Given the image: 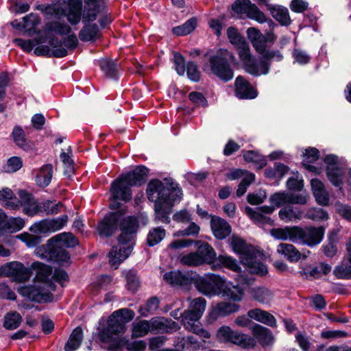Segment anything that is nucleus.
<instances>
[{"instance_id":"obj_27","label":"nucleus","mask_w":351,"mask_h":351,"mask_svg":"<svg viewBox=\"0 0 351 351\" xmlns=\"http://www.w3.org/2000/svg\"><path fill=\"white\" fill-rule=\"evenodd\" d=\"M229 241L233 251L239 254L241 261H243V256L246 258L255 251L252 245H247L243 239L237 237H232Z\"/></svg>"},{"instance_id":"obj_52","label":"nucleus","mask_w":351,"mask_h":351,"mask_svg":"<svg viewBox=\"0 0 351 351\" xmlns=\"http://www.w3.org/2000/svg\"><path fill=\"white\" fill-rule=\"evenodd\" d=\"M70 259L69 253L62 247L55 244L52 250L51 258L49 261L57 262L60 265L67 263Z\"/></svg>"},{"instance_id":"obj_30","label":"nucleus","mask_w":351,"mask_h":351,"mask_svg":"<svg viewBox=\"0 0 351 351\" xmlns=\"http://www.w3.org/2000/svg\"><path fill=\"white\" fill-rule=\"evenodd\" d=\"M278 215L282 221L289 223L302 219L303 212L298 208L289 205L281 208Z\"/></svg>"},{"instance_id":"obj_33","label":"nucleus","mask_w":351,"mask_h":351,"mask_svg":"<svg viewBox=\"0 0 351 351\" xmlns=\"http://www.w3.org/2000/svg\"><path fill=\"white\" fill-rule=\"evenodd\" d=\"M275 207H276L275 206ZM274 210V206H263L258 208V211L254 210L250 207L245 208L246 214L254 221L258 223H266L270 221L269 218L265 217L261 213L270 214Z\"/></svg>"},{"instance_id":"obj_38","label":"nucleus","mask_w":351,"mask_h":351,"mask_svg":"<svg viewBox=\"0 0 351 351\" xmlns=\"http://www.w3.org/2000/svg\"><path fill=\"white\" fill-rule=\"evenodd\" d=\"M277 252L291 262H297L301 258V253L292 244L282 243L278 245Z\"/></svg>"},{"instance_id":"obj_42","label":"nucleus","mask_w":351,"mask_h":351,"mask_svg":"<svg viewBox=\"0 0 351 351\" xmlns=\"http://www.w3.org/2000/svg\"><path fill=\"white\" fill-rule=\"evenodd\" d=\"M83 332L80 327H77L71 332L70 337L64 346L65 351H74L77 350L82 341Z\"/></svg>"},{"instance_id":"obj_10","label":"nucleus","mask_w":351,"mask_h":351,"mask_svg":"<svg viewBox=\"0 0 351 351\" xmlns=\"http://www.w3.org/2000/svg\"><path fill=\"white\" fill-rule=\"evenodd\" d=\"M197 290L206 296L219 295L224 285V279L218 275L209 274L197 276L193 280Z\"/></svg>"},{"instance_id":"obj_13","label":"nucleus","mask_w":351,"mask_h":351,"mask_svg":"<svg viewBox=\"0 0 351 351\" xmlns=\"http://www.w3.org/2000/svg\"><path fill=\"white\" fill-rule=\"evenodd\" d=\"M296 242H301L309 246L315 245L322 240L324 230L322 227H296Z\"/></svg>"},{"instance_id":"obj_49","label":"nucleus","mask_w":351,"mask_h":351,"mask_svg":"<svg viewBox=\"0 0 351 351\" xmlns=\"http://www.w3.org/2000/svg\"><path fill=\"white\" fill-rule=\"evenodd\" d=\"M206 300L202 297H199L191 301L186 311L194 313L195 316L202 317L206 309Z\"/></svg>"},{"instance_id":"obj_34","label":"nucleus","mask_w":351,"mask_h":351,"mask_svg":"<svg viewBox=\"0 0 351 351\" xmlns=\"http://www.w3.org/2000/svg\"><path fill=\"white\" fill-rule=\"evenodd\" d=\"M250 294L254 300L263 304H269L274 298L271 290L265 287H256L251 289Z\"/></svg>"},{"instance_id":"obj_5","label":"nucleus","mask_w":351,"mask_h":351,"mask_svg":"<svg viewBox=\"0 0 351 351\" xmlns=\"http://www.w3.org/2000/svg\"><path fill=\"white\" fill-rule=\"evenodd\" d=\"M30 269L36 271V280L40 284L23 287L19 289V293L36 302H52L53 295L51 291H55L56 286L51 281L48 280L52 273L51 268L44 263L35 261L32 263Z\"/></svg>"},{"instance_id":"obj_14","label":"nucleus","mask_w":351,"mask_h":351,"mask_svg":"<svg viewBox=\"0 0 351 351\" xmlns=\"http://www.w3.org/2000/svg\"><path fill=\"white\" fill-rule=\"evenodd\" d=\"M67 215H62L52 219H44L33 224L29 228L34 234H45L62 229L67 223Z\"/></svg>"},{"instance_id":"obj_55","label":"nucleus","mask_w":351,"mask_h":351,"mask_svg":"<svg viewBox=\"0 0 351 351\" xmlns=\"http://www.w3.org/2000/svg\"><path fill=\"white\" fill-rule=\"evenodd\" d=\"M197 25L195 19H190L183 25L173 28L172 32L177 36H185L192 32Z\"/></svg>"},{"instance_id":"obj_32","label":"nucleus","mask_w":351,"mask_h":351,"mask_svg":"<svg viewBox=\"0 0 351 351\" xmlns=\"http://www.w3.org/2000/svg\"><path fill=\"white\" fill-rule=\"evenodd\" d=\"M296 227L286 226L285 228H273L270 230V234L276 239L296 242Z\"/></svg>"},{"instance_id":"obj_56","label":"nucleus","mask_w":351,"mask_h":351,"mask_svg":"<svg viewBox=\"0 0 351 351\" xmlns=\"http://www.w3.org/2000/svg\"><path fill=\"white\" fill-rule=\"evenodd\" d=\"M165 237L164 228L157 227L149 231L147 234V241L150 246H154L160 243Z\"/></svg>"},{"instance_id":"obj_4","label":"nucleus","mask_w":351,"mask_h":351,"mask_svg":"<svg viewBox=\"0 0 351 351\" xmlns=\"http://www.w3.org/2000/svg\"><path fill=\"white\" fill-rule=\"evenodd\" d=\"M134 317V313L128 308L114 311L106 322V325L98 328V339L101 346L108 350H116L125 343L120 335L125 330V324Z\"/></svg>"},{"instance_id":"obj_21","label":"nucleus","mask_w":351,"mask_h":351,"mask_svg":"<svg viewBox=\"0 0 351 351\" xmlns=\"http://www.w3.org/2000/svg\"><path fill=\"white\" fill-rule=\"evenodd\" d=\"M19 200L16 201L23 208L24 213L29 216H34L42 212L41 206L36 201L32 194L25 191H19Z\"/></svg>"},{"instance_id":"obj_2","label":"nucleus","mask_w":351,"mask_h":351,"mask_svg":"<svg viewBox=\"0 0 351 351\" xmlns=\"http://www.w3.org/2000/svg\"><path fill=\"white\" fill-rule=\"evenodd\" d=\"M82 8V0H57L52 4H39L36 9L45 14L66 18L72 25H77L81 19L84 22L93 21L104 5L103 0H84Z\"/></svg>"},{"instance_id":"obj_50","label":"nucleus","mask_w":351,"mask_h":351,"mask_svg":"<svg viewBox=\"0 0 351 351\" xmlns=\"http://www.w3.org/2000/svg\"><path fill=\"white\" fill-rule=\"evenodd\" d=\"M149 332H151L149 321L141 320L134 322L132 324V337H142L145 336Z\"/></svg>"},{"instance_id":"obj_9","label":"nucleus","mask_w":351,"mask_h":351,"mask_svg":"<svg viewBox=\"0 0 351 351\" xmlns=\"http://www.w3.org/2000/svg\"><path fill=\"white\" fill-rule=\"evenodd\" d=\"M216 336L220 342L232 343L243 348H253L256 346V341L253 337L234 330L227 326L220 327Z\"/></svg>"},{"instance_id":"obj_12","label":"nucleus","mask_w":351,"mask_h":351,"mask_svg":"<svg viewBox=\"0 0 351 351\" xmlns=\"http://www.w3.org/2000/svg\"><path fill=\"white\" fill-rule=\"evenodd\" d=\"M32 273L30 267H26L23 263L18 261L10 262L0 267V276L10 277L17 282L27 281L30 278Z\"/></svg>"},{"instance_id":"obj_46","label":"nucleus","mask_w":351,"mask_h":351,"mask_svg":"<svg viewBox=\"0 0 351 351\" xmlns=\"http://www.w3.org/2000/svg\"><path fill=\"white\" fill-rule=\"evenodd\" d=\"M272 16L283 25H288L291 23L289 11L286 8L273 6L269 8Z\"/></svg>"},{"instance_id":"obj_58","label":"nucleus","mask_w":351,"mask_h":351,"mask_svg":"<svg viewBox=\"0 0 351 351\" xmlns=\"http://www.w3.org/2000/svg\"><path fill=\"white\" fill-rule=\"evenodd\" d=\"M243 156L244 160L247 162L258 164L260 168L265 167L267 164L266 160L258 153L254 151H243Z\"/></svg>"},{"instance_id":"obj_8","label":"nucleus","mask_w":351,"mask_h":351,"mask_svg":"<svg viewBox=\"0 0 351 351\" xmlns=\"http://www.w3.org/2000/svg\"><path fill=\"white\" fill-rule=\"evenodd\" d=\"M237 47L239 58L247 73L254 75H261L268 73L269 63L266 61L257 62L252 56L250 47L246 41Z\"/></svg>"},{"instance_id":"obj_22","label":"nucleus","mask_w":351,"mask_h":351,"mask_svg":"<svg viewBox=\"0 0 351 351\" xmlns=\"http://www.w3.org/2000/svg\"><path fill=\"white\" fill-rule=\"evenodd\" d=\"M151 332H171L177 331L180 326L171 319L163 317H154L149 321Z\"/></svg>"},{"instance_id":"obj_18","label":"nucleus","mask_w":351,"mask_h":351,"mask_svg":"<svg viewBox=\"0 0 351 351\" xmlns=\"http://www.w3.org/2000/svg\"><path fill=\"white\" fill-rule=\"evenodd\" d=\"M19 200L16 201L23 208L24 213L29 216H34L42 212L41 206L36 201L32 194L25 191H19Z\"/></svg>"},{"instance_id":"obj_31","label":"nucleus","mask_w":351,"mask_h":351,"mask_svg":"<svg viewBox=\"0 0 351 351\" xmlns=\"http://www.w3.org/2000/svg\"><path fill=\"white\" fill-rule=\"evenodd\" d=\"M247 316L250 319H253L270 326L276 325V321L275 317L267 311L261 308H257L250 310L247 312Z\"/></svg>"},{"instance_id":"obj_44","label":"nucleus","mask_w":351,"mask_h":351,"mask_svg":"<svg viewBox=\"0 0 351 351\" xmlns=\"http://www.w3.org/2000/svg\"><path fill=\"white\" fill-rule=\"evenodd\" d=\"M14 196L12 191L9 188H5L0 191V201L7 208L14 210L19 208V204L16 202V198Z\"/></svg>"},{"instance_id":"obj_51","label":"nucleus","mask_w":351,"mask_h":351,"mask_svg":"<svg viewBox=\"0 0 351 351\" xmlns=\"http://www.w3.org/2000/svg\"><path fill=\"white\" fill-rule=\"evenodd\" d=\"M195 315L194 313H191L186 310L182 313V324L184 327L190 332L200 324L199 319L201 317Z\"/></svg>"},{"instance_id":"obj_17","label":"nucleus","mask_w":351,"mask_h":351,"mask_svg":"<svg viewBox=\"0 0 351 351\" xmlns=\"http://www.w3.org/2000/svg\"><path fill=\"white\" fill-rule=\"evenodd\" d=\"M234 93L242 99H254L258 95L255 88L242 76H238L234 81Z\"/></svg>"},{"instance_id":"obj_28","label":"nucleus","mask_w":351,"mask_h":351,"mask_svg":"<svg viewBox=\"0 0 351 351\" xmlns=\"http://www.w3.org/2000/svg\"><path fill=\"white\" fill-rule=\"evenodd\" d=\"M221 294L223 297L234 302H240L243 298L244 291L241 287L227 282L224 279V285L221 289Z\"/></svg>"},{"instance_id":"obj_41","label":"nucleus","mask_w":351,"mask_h":351,"mask_svg":"<svg viewBox=\"0 0 351 351\" xmlns=\"http://www.w3.org/2000/svg\"><path fill=\"white\" fill-rule=\"evenodd\" d=\"M25 225V221L20 217L11 218L8 220L6 219V216L0 222V230H3L6 232H17L22 229Z\"/></svg>"},{"instance_id":"obj_16","label":"nucleus","mask_w":351,"mask_h":351,"mask_svg":"<svg viewBox=\"0 0 351 351\" xmlns=\"http://www.w3.org/2000/svg\"><path fill=\"white\" fill-rule=\"evenodd\" d=\"M324 160L327 165L326 171L329 180L333 185L339 186L342 183L344 170L337 165V157L335 155H328Z\"/></svg>"},{"instance_id":"obj_47","label":"nucleus","mask_w":351,"mask_h":351,"mask_svg":"<svg viewBox=\"0 0 351 351\" xmlns=\"http://www.w3.org/2000/svg\"><path fill=\"white\" fill-rule=\"evenodd\" d=\"M79 37L85 42L95 40L99 37V29L95 25H86L80 32Z\"/></svg>"},{"instance_id":"obj_62","label":"nucleus","mask_w":351,"mask_h":351,"mask_svg":"<svg viewBox=\"0 0 351 351\" xmlns=\"http://www.w3.org/2000/svg\"><path fill=\"white\" fill-rule=\"evenodd\" d=\"M14 43L20 47L23 51L30 52L33 49L34 47L40 43V40L38 38H34L32 40L16 38L14 40Z\"/></svg>"},{"instance_id":"obj_43","label":"nucleus","mask_w":351,"mask_h":351,"mask_svg":"<svg viewBox=\"0 0 351 351\" xmlns=\"http://www.w3.org/2000/svg\"><path fill=\"white\" fill-rule=\"evenodd\" d=\"M215 260L217 264L213 265V268L215 269L218 267L222 266L235 272H239L241 270V267L237 264L236 259L230 256L220 255Z\"/></svg>"},{"instance_id":"obj_54","label":"nucleus","mask_w":351,"mask_h":351,"mask_svg":"<svg viewBox=\"0 0 351 351\" xmlns=\"http://www.w3.org/2000/svg\"><path fill=\"white\" fill-rule=\"evenodd\" d=\"M126 280V288L132 293H135L139 286L140 282L134 271L132 270L124 271L122 273Z\"/></svg>"},{"instance_id":"obj_1","label":"nucleus","mask_w":351,"mask_h":351,"mask_svg":"<svg viewBox=\"0 0 351 351\" xmlns=\"http://www.w3.org/2000/svg\"><path fill=\"white\" fill-rule=\"evenodd\" d=\"M125 211L121 209L110 213L101 221L97 231L101 236H111L120 227L121 234L118 238L117 246L113 247L109 252V262L115 269L125 260L133 250L138 221L134 217H125Z\"/></svg>"},{"instance_id":"obj_57","label":"nucleus","mask_w":351,"mask_h":351,"mask_svg":"<svg viewBox=\"0 0 351 351\" xmlns=\"http://www.w3.org/2000/svg\"><path fill=\"white\" fill-rule=\"evenodd\" d=\"M54 242L51 243V239L47 244L38 246L35 250V254L40 258L49 261L51 258L52 250L54 247Z\"/></svg>"},{"instance_id":"obj_6","label":"nucleus","mask_w":351,"mask_h":351,"mask_svg":"<svg viewBox=\"0 0 351 351\" xmlns=\"http://www.w3.org/2000/svg\"><path fill=\"white\" fill-rule=\"evenodd\" d=\"M148 176V169L145 166H137L133 171L122 174L114 180L110 186L112 202H128L132 198L130 188L143 184Z\"/></svg>"},{"instance_id":"obj_11","label":"nucleus","mask_w":351,"mask_h":351,"mask_svg":"<svg viewBox=\"0 0 351 351\" xmlns=\"http://www.w3.org/2000/svg\"><path fill=\"white\" fill-rule=\"evenodd\" d=\"M232 9L236 13L241 15L245 14L247 18L260 23L266 22L271 29L276 26L272 20L267 19L265 14L250 0H237L232 4Z\"/></svg>"},{"instance_id":"obj_35","label":"nucleus","mask_w":351,"mask_h":351,"mask_svg":"<svg viewBox=\"0 0 351 351\" xmlns=\"http://www.w3.org/2000/svg\"><path fill=\"white\" fill-rule=\"evenodd\" d=\"M252 334L263 346L271 345L274 342L270 330L261 325L256 324L253 327Z\"/></svg>"},{"instance_id":"obj_3","label":"nucleus","mask_w":351,"mask_h":351,"mask_svg":"<svg viewBox=\"0 0 351 351\" xmlns=\"http://www.w3.org/2000/svg\"><path fill=\"white\" fill-rule=\"evenodd\" d=\"M182 192L178 184L159 180H151L147 189V195L150 201L154 202L155 221L169 223V217L174 204L182 198Z\"/></svg>"},{"instance_id":"obj_63","label":"nucleus","mask_w":351,"mask_h":351,"mask_svg":"<svg viewBox=\"0 0 351 351\" xmlns=\"http://www.w3.org/2000/svg\"><path fill=\"white\" fill-rule=\"evenodd\" d=\"M227 36L230 42L236 47L245 42V38L241 35L238 29L234 27H230L227 29Z\"/></svg>"},{"instance_id":"obj_29","label":"nucleus","mask_w":351,"mask_h":351,"mask_svg":"<svg viewBox=\"0 0 351 351\" xmlns=\"http://www.w3.org/2000/svg\"><path fill=\"white\" fill-rule=\"evenodd\" d=\"M164 280L172 286L183 287L191 283V279L188 274L182 273L180 271H173L165 273Z\"/></svg>"},{"instance_id":"obj_23","label":"nucleus","mask_w":351,"mask_h":351,"mask_svg":"<svg viewBox=\"0 0 351 351\" xmlns=\"http://www.w3.org/2000/svg\"><path fill=\"white\" fill-rule=\"evenodd\" d=\"M240 306L235 303L228 302H221L216 305L213 306L209 313V318L212 321L217 319L219 317H225L230 314L237 313L239 310Z\"/></svg>"},{"instance_id":"obj_15","label":"nucleus","mask_w":351,"mask_h":351,"mask_svg":"<svg viewBox=\"0 0 351 351\" xmlns=\"http://www.w3.org/2000/svg\"><path fill=\"white\" fill-rule=\"evenodd\" d=\"M308 196L305 193H276L270 197V202L280 207L284 204H306Z\"/></svg>"},{"instance_id":"obj_25","label":"nucleus","mask_w":351,"mask_h":351,"mask_svg":"<svg viewBox=\"0 0 351 351\" xmlns=\"http://www.w3.org/2000/svg\"><path fill=\"white\" fill-rule=\"evenodd\" d=\"M241 263L247 267L249 271L252 274L263 276L267 273V267L257 259V253L255 251L253 252L252 255H249L246 258L243 256Z\"/></svg>"},{"instance_id":"obj_48","label":"nucleus","mask_w":351,"mask_h":351,"mask_svg":"<svg viewBox=\"0 0 351 351\" xmlns=\"http://www.w3.org/2000/svg\"><path fill=\"white\" fill-rule=\"evenodd\" d=\"M34 53L37 56H53L57 58H62L67 55V51L64 48H58L51 51L48 46L40 45L35 48Z\"/></svg>"},{"instance_id":"obj_39","label":"nucleus","mask_w":351,"mask_h":351,"mask_svg":"<svg viewBox=\"0 0 351 351\" xmlns=\"http://www.w3.org/2000/svg\"><path fill=\"white\" fill-rule=\"evenodd\" d=\"M53 176V167L51 165L47 164L43 165L38 170L36 176V184L40 187L48 186Z\"/></svg>"},{"instance_id":"obj_45","label":"nucleus","mask_w":351,"mask_h":351,"mask_svg":"<svg viewBox=\"0 0 351 351\" xmlns=\"http://www.w3.org/2000/svg\"><path fill=\"white\" fill-rule=\"evenodd\" d=\"M347 250L348 252L350 265L342 263L334 269V274L338 278H347L351 275V238L348 242Z\"/></svg>"},{"instance_id":"obj_7","label":"nucleus","mask_w":351,"mask_h":351,"mask_svg":"<svg viewBox=\"0 0 351 351\" xmlns=\"http://www.w3.org/2000/svg\"><path fill=\"white\" fill-rule=\"evenodd\" d=\"M235 62L236 58L232 53L221 49L215 55L209 58L208 63L204 65V70L210 72L224 82H228L234 77V72L230 66V63Z\"/></svg>"},{"instance_id":"obj_19","label":"nucleus","mask_w":351,"mask_h":351,"mask_svg":"<svg viewBox=\"0 0 351 351\" xmlns=\"http://www.w3.org/2000/svg\"><path fill=\"white\" fill-rule=\"evenodd\" d=\"M19 200L16 201L23 208L24 213L29 216H34L42 212L41 206L36 201L32 194L25 191H19Z\"/></svg>"},{"instance_id":"obj_37","label":"nucleus","mask_w":351,"mask_h":351,"mask_svg":"<svg viewBox=\"0 0 351 351\" xmlns=\"http://www.w3.org/2000/svg\"><path fill=\"white\" fill-rule=\"evenodd\" d=\"M200 258L201 264L214 263L216 253L214 249L207 243H203L199 245L195 252Z\"/></svg>"},{"instance_id":"obj_60","label":"nucleus","mask_w":351,"mask_h":351,"mask_svg":"<svg viewBox=\"0 0 351 351\" xmlns=\"http://www.w3.org/2000/svg\"><path fill=\"white\" fill-rule=\"evenodd\" d=\"M159 306V300L157 298L154 297L149 299L147 302L139 308V313L142 316H147L149 313H152L158 309Z\"/></svg>"},{"instance_id":"obj_26","label":"nucleus","mask_w":351,"mask_h":351,"mask_svg":"<svg viewBox=\"0 0 351 351\" xmlns=\"http://www.w3.org/2000/svg\"><path fill=\"white\" fill-rule=\"evenodd\" d=\"M247 35L256 51L261 55L267 49L264 34L255 27H249Z\"/></svg>"},{"instance_id":"obj_40","label":"nucleus","mask_w":351,"mask_h":351,"mask_svg":"<svg viewBox=\"0 0 351 351\" xmlns=\"http://www.w3.org/2000/svg\"><path fill=\"white\" fill-rule=\"evenodd\" d=\"M54 242L55 244L60 247H75L78 244L77 239L70 232H64L57 234L51 238V243Z\"/></svg>"},{"instance_id":"obj_59","label":"nucleus","mask_w":351,"mask_h":351,"mask_svg":"<svg viewBox=\"0 0 351 351\" xmlns=\"http://www.w3.org/2000/svg\"><path fill=\"white\" fill-rule=\"evenodd\" d=\"M47 29L60 35H66L71 33V27L64 22L55 21L47 24Z\"/></svg>"},{"instance_id":"obj_20","label":"nucleus","mask_w":351,"mask_h":351,"mask_svg":"<svg viewBox=\"0 0 351 351\" xmlns=\"http://www.w3.org/2000/svg\"><path fill=\"white\" fill-rule=\"evenodd\" d=\"M19 200L16 201L23 208L24 213L29 216H34L42 212L41 206L36 201L32 194L25 191H19Z\"/></svg>"},{"instance_id":"obj_24","label":"nucleus","mask_w":351,"mask_h":351,"mask_svg":"<svg viewBox=\"0 0 351 351\" xmlns=\"http://www.w3.org/2000/svg\"><path fill=\"white\" fill-rule=\"evenodd\" d=\"M210 227L214 236L218 239H223L231 233L230 225L225 219L217 216L212 217Z\"/></svg>"},{"instance_id":"obj_53","label":"nucleus","mask_w":351,"mask_h":351,"mask_svg":"<svg viewBox=\"0 0 351 351\" xmlns=\"http://www.w3.org/2000/svg\"><path fill=\"white\" fill-rule=\"evenodd\" d=\"M21 322V315L16 311H13L5 316L3 326L8 330H14L20 326Z\"/></svg>"},{"instance_id":"obj_36","label":"nucleus","mask_w":351,"mask_h":351,"mask_svg":"<svg viewBox=\"0 0 351 351\" xmlns=\"http://www.w3.org/2000/svg\"><path fill=\"white\" fill-rule=\"evenodd\" d=\"M311 184L317 202L322 205H327L329 198L323 183L318 179H312Z\"/></svg>"},{"instance_id":"obj_64","label":"nucleus","mask_w":351,"mask_h":351,"mask_svg":"<svg viewBox=\"0 0 351 351\" xmlns=\"http://www.w3.org/2000/svg\"><path fill=\"white\" fill-rule=\"evenodd\" d=\"M12 136L15 143L23 149L27 147V143L25 137V133L21 127L16 126L12 131Z\"/></svg>"},{"instance_id":"obj_61","label":"nucleus","mask_w":351,"mask_h":351,"mask_svg":"<svg viewBox=\"0 0 351 351\" xmlns=\"http://www.w3.org/2000/svg\"><path fill=\"white\" fill-rule=\"evenodd\" d=\"M40 22L38 16L31 13L23 18L22 27L26 32H30L34 29Z\"/></svg>"}]
</instances>
